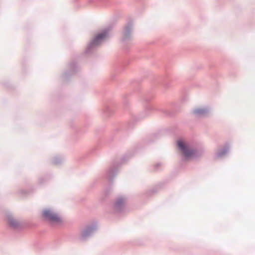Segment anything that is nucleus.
Returning a JSON list of instances; mask_svg holds the SVG:
<instances>
[{"label":"nucleus","instance_id":"obj_1","mask_svg":"<svg viewBox=\"0 0 255 255\" xmlns=\"http://www.w3.org/2000/svg\"><path fill=\"white\" fill-rule=\"evenodd\" d=\"M178 146L185 157L188 158L194 156L195 153V151L189 149L184 141L179 140L178 141Z\"/></svg>","mask_w":255,"mask_h":255},{"label":"nucleus","instance_id":"obj_2","mask_svg":"<svg viewBox=\"0 0 255 255\" xmlns=\"http://www.w3.org/2000/svg\"><path fill=\"white\" fill-rule=\"evenodd\" d=\"M43 217L47 220L53 222H60V217L50 210H45L43 212Z\"/></svg>","mask_w":255,"mask_h":255},{"label":"nucleus","instance_id":"obj_3","mask_svg":"<svg viewBox=\"0 0 255 255\" xmlns=\"http://www.w3.org/2000/svg\"><path fill=\"white\" fill-rule=\"evenodd\" d=\"M107 36V32L103 31L99 34L93 40L92 44L93 45H98L100 42L105 39Z\"/></svg>","mask_w":255,"mask_h":255},{"label":"nucleus","instance_id":"obj_4","mask_svg":"<svg viewBox=\"0 0 255 255\" xmlns=\"http://www.w3.org/2000/svg\"><path fill=\"white\" fill-rule=\"evenodd\" d=\"M125 201V200L123 198H120L116 202V205L117 206L120 205L121 204L124 203Z\"/></svg>","mask_w":255,"mask_h":255},{"label":"nucleus","instance_id":"obj_5","mask_svg":"<svg viewBox=\"0 0 255 255\" xmlns=\"http://www.w3.org/2000/svg\"><path fill=\"white\" fill-rule=\"evenodd\" d=\"M9 223L11 226H14V227L16 226L17 225V222L13 220L10 221Z\"/></svg>","mask_w":255,"mask_h":255},{"label":"nucleus","instance_id":"obj_6","mask_svg":"<svg viewBox=\"0 0 255 255\" xmlns=\"http://www.w3.org/2000/svg\"><path fill=\"white\" fill-rule=\"evenodd\" d=\"M202 112V110H201L199 109H197V110H195V113L196 114H200Z\"/></svg>","mask_w":255,"mask_h":255}]
</instances>
